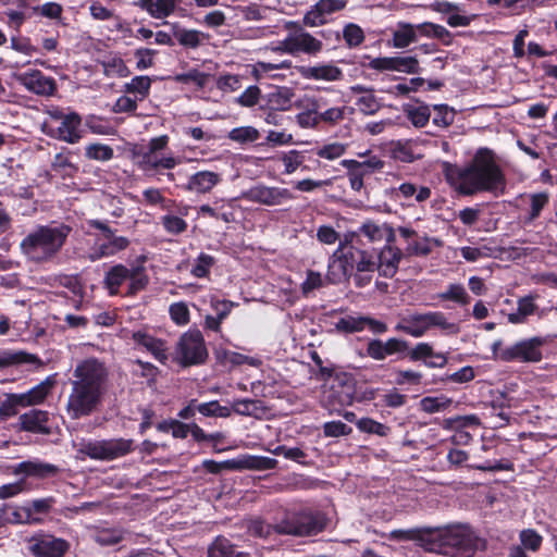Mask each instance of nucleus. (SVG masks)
Masks as SVG:
<instances>
[{
  "label": "nucleus",
  "instance_id": "obj_60",
  "mask_svg": "<svg viewBox=\"0 0 557 557\" xmlns=\"http://www.w3.org/2000/svg\"><path fill=\"white\" fill-rule=\"evenodd\" d=\"M343 38L349 48H355L363 42L364 33L359 25L349 23L343 29Z\"/></svg>",
  "mask_w": 557,
  "mask_h": 557
},
{
  "label": "nucleus",
  "instance_id": "obj_24",
  "mask_svg": "<svg viewBox=\"0 0 557 557\" xmlns=\"http://www.w3.org/2000/svg\"><path fill=\"white\" fill-rule=\"evenodd\" d=\"M407 349V343L398 338H389L386 342L372 339L368 343L367 354L374 360H384L387 356L403 352Z\"/></svg>",
  "mask_w": 557,
  "mask_h": 557
},
{
  "label": "nucleus",
  "instance_id": "obj_22",
  "mask_svg": "<svg viewBox=\"0 0 557 557\" xmlns=\"http://www.w3.org/2000/svg\"><path fill=\"white\" fill-rule=\"evenodd\" d=\"M350 92L357 96L356 107L358 111L364 115H373L381 109V102L375 96L372 87L363 85H354L349 88Z\"/></svg>",
  "mask_w": 557,
  "mask_h": 557
},
{
  "label": "nucleus",
  "instance_id": "obj_7",
  "mask_svg": "<svg viewBox=\"0 0 557 557\" xmlns=\"http://www.w3.org/2000/svg\"><path fill=\"white\" fill-rule=\"evenodd\" d=\"M356 396V384L351 376L341 373L331 377L324 385L321 396V406L330 414H341V409L350 406Z\"/></svg>",
  "mask_w": 557,
  "mask_h": 557
},
{
  "label": "nucleus",
  "instance_id": "obj_36",
  "mask_svg": "<svg viewBox=\"0 0 557 557\" xmlns=\"http://www.w3.org/2000/svg\"><path fill=\"white\" fill-rule=\"evenodd\" d=\"M431 528L398 529L393 530L388 537L397 541H414L419 546L428 550Z\"/></svg>",
  "mask_w": 557,
  "mask_h": 557
},
{
  "label": "nucleus",
  "instance_id": "obj_25",
  "mask_svg": "<svg viewBox=\"0 0 557 557\" xmlns=\"http://www.w3.org/2000/svg\"><path fill=\"white\" fill-rule=\"evenodd\" d=\"M20 429L22 431L48 435L51 433L47 425L49 413L44 410L33 409L20 416Z\"/></svg>",
  "mask_w": 557,
  "mask_h": 557
},
{
  "label": "nucleus",
  "instance_id": "obj_43",
  "mask_svg": "<svg viewBox=\"0 0 557 557\" xmlns=\"http://www.w3.org/2000/svg\"><path fill=\"white\" fill-rule=\"evenodd\" d=\"M22 363H40L37 356L25 351L0 350V369Z\"/></svg>",
  "mask_w": 557,
  "mask_h": 557
},
{
  "label": "nucleus",
  "instance_id": "obj_62",
  "mask_svg": "<svg viewBox=\"0 0 557 557\" xmlns=\"http://www.w3.org/2000/svg\"><path fill=\"white\" fill-rule=\"evenodd\" d=\"M396 72L405 74H418L421 72L419 60L416 55H396Z\"/></svg>",
  "mask_w": 557,
  "mask_h": 557
},
{
  "label": "nucleus",
  "instance_id": "obj_11",
  "mask_svg": "<svg viewBox=\"0 0 557 557\" xmlns=\"http://www.w3.org/2000/svg\"><path fill=\"white\" fill-rule=\"evenodd\" d=\"M27 548L34 557H64L71 544L50 533L38 532L27 540Z\"/></svg>",
  "mask_w": 557,
  "mask_h": 557
},
{
  "label": "nucleus",
  "instance_id": "obj_28",
  "mask_svg": "<svg viewBox=\"0 0 557 557\" xmlns=\"http://www.w3.org/2000/svg\"><path fill=\"white\" fill-rule=\"evenodd\" d=\"M132 338L137 345L146 348L160 362L164 363L168 360L166 347L163 341L144 331L133 332Z\"/></svg>",
  "mask_w": 557,
  "mask_h": 557
},
{
  "label": "nucleus",
  "instance_id": "obj_47",
  "mask_svg": "<svg viewBox=\"0 0 557 557\" xmlns=\"http://www.w3.org/2000/svg\"><path fill=\"white\" fill-rule=\"evenodd\" d=\"M3 521V524L13 523V524H36L41 520L34 515L29 513V509L25 507V505L21 507H15L13 510L5 517L0 518Z\"/></svg>",
  "mask_w": 557,
  "mask_h": 557
},
{
  "label": "nucleus",
  "instance_id": "obj_37",
  "mask_svg": "<svg viewBox=\"0 0 557 557\" xmlns=\"http://www.w3.org/2000/svg\"><path fill=\"white\" fill-rule=\"evenodd\" d=\"M536 296L528 295L521 297L517 301V310L508 314V321L512 324H522L527 322V319L534 314L537 309L535 304Z\"/></svg>",
  "mask_w": 557,
  "mask_h": 557
},
{
  "label": "nucleus",
  "instance_id": "obj_50",
  "mask_svg": "<svg viewBox=\"0 0 557 557\" xmlns=\"http://www.w3.org/2000/svg\"><path fill=\"white\" fill-rule=\"evenodd\" d=\"M174 37L182 46L195 49L201 45L205 36L196 29L176 28Z\"/></svg>",
  "mask_w": 557,
  "mask_h": 557
},
{
  "label": "nucleus",
  "instance_id": "obj_57",
  "mask_svg": "<svg viewBox=\"0 0 557 557\" xmlns=\"http://www.w3.org/2000/svg\"><path fill=\"white\" fill-rule=\"evenodd\" d=\"M433 109L435 111L433 124L440 127H448L454 123L456 112L453 108L447 104H434Z\"/></svg>",
  "mask_w": 557,
  "mask_h": 557
},
{
  "label": "nucleus",
  "instance_id": "obj_9",
  "mask_svg": "<svg viewBox=\"0 0 557 557\" xmlns=\"http://www.w3.org/2000/svg\"><path fill=\"white\" fill-rule=\"evenodd\" d=\"M546 343V338L541 336L519 341L500 350L499 359L504 362H539L543 358L542 347Z\"/></svg>",
  "mask_w": 557,
  "mask_h": 557
},
{
  "label": "nucleus",
  "instance_id": "obj_51",
  "mask_svg": "<svg viewBox=\"0 0 557 557\" xmlns=\"http://www.w3.org/2000/svg\"><path fill=\"white\" fill-rule=\"evenodd\" d=\"M481 424L480 418L475 414L457 416L444 420V429L446 430H466L468 428H476Z\"/></svg>",
  "mask_w": 557,
  "mask_h": 557
},
{
  "label": "nucleus",
  "instance_id": "obj_48",
  "mask_svg": "<svg viewBox=\"0 0 557 557\" xmlns=\"http://www.w3.org/2000/svg\"><path fill=\"white\" fill-rule=\"evenodd\" d=\"M404 112L412 125L418 128L425 126L431 116L430 107L426 104L419 107L407 106L405 107Z\"/></svg>",
  "mask_w": 557,
  "mask_h": 557
},
{
  "label": "nucleus",
  "instance_id": "obj_31",
  "mask_svg": "<svg viewBox=\"0 0 557 557\" xmlns=\"http://www.w3.org/2000/svg\"><path fill=\"white\" fill-rule=\"evenodd\" d=\"M140 170L146 173L157 172L159 169L171 170L176 166L177 160L172 157L159 158L156 152H143L137 162Z\"/></svg>",
  "mask_w": 557,
  "mask_h": 557
},
{
  "label": "nucleus",
  "instance_id": "obj_34",
  "mask_svg": "<svg viewBox=\"0 0 557 557\" xmlns=\"http://www.w3.org/2000/svg\"><path fill=\"white\" fill-rule=\"evenodd\" d=\"M417 40L419 37L440 39L445 46H449L453 41L450 32L440 24L432 22H423L412 24Z\"/></svg>",
  "mask_w": 557,
  "mask_h": 557
},
{
  "label": "nucleus",
  "instance_id": "obj_63",
  "mask_svg": "<svg viewBox=\"0 0 557 557\" xmlns=\"http://www.w3.org/2000/svg\"><path fill=\"white\" fill-rule=\"evenodd\" d=\"M451 404V399L445 396L441 397H424L420 401L421 410L428 413H434L445 410Z\"/></svg>",
  "mask_w": 557,
  "mask_h": 557
},
{
  "label": "nucleus",
  "instance_id": "obj_29",
  "mask_svg": "<svg viewBox=\"0 0 557 557\" xmlns=\"http://www.w3.org/2000/svg\"><path fill=\"white\" fill-rule=\"evenodd\" d=\"M59 472V468L54 465L42 462L39 460H28L20 462L14 467V474H25L35 478H49L53 476Z\"/></svg>",
  "mask_w": 557,
  "mask_h": 557
},
{
  "label": "nucleus",
  "instance_id": "obj_61",
  "mask_svg": "<svg viewBox=\"0 0 557 557\" xmlns=\"http://www.w3.org/2000/svg\"><path fill=\"white\" fill-rule=\"evenodd\" d=\"M86 126L92 134L112 136L116 133L115 128L99 116L90 115L86 119Z\"/></svg>",
  "mask_w": 557,
  "mask_h": 557
},
{
  "label": "nucleus",
  "instance_id": "obj_32",
  "mask_svg": "<svg viewBox=\"0 0 557 557\" xmlns=\"http://www.w3.org/2000/svg\"><path fill=\"white\" fill-rule=\"evenodd\" d=\"M220 182V174L211 171H199L189 177L186 188L193 193L206 194Z\"/></svg>",
  "mask_w": 557,
  "mask_h": 557
},
{
  "label": "nucleus",
  "instance_id": "obj_53",
  "mask_svg": "<svg viewBox=\"0 0 557 557\" xmlns=\"http://www.w3.org/2000/svg\"><path fill=\"white\" fill-rule=\"evenodd\" d=\"M260 133L252 126L235 127L228 133V138L238 144H249L258 140Z\"/></svg>",
  "mask_w": 557,
  "mask_h": 557
},
{
  "label": "nucleus",
  "instance_id": "obj_44",
  "mask_svg": "<svg viewBox=\"0 0 557 557\" xmlns=\"http://www.w3.org/2000/svg\"><path fill=\"white\" fill-rule=\"evenodd\" d=\"M103 69V73L108 77H126L129 74V70L126 66L122 58L117 55H109L100 61Z\"/></svg>",
  "mask_w": 557,
  "mask_h": 557
},
{
  "label": "nucleus",
  "instance_id": "obj_4",
  "mask_svg": "<svg viewBox=\"0 0 557 557\" xmlns=\"http://www.w3.org/2000/svg\"><path fill=\"white\" fill-rule=\"evenodd\" d=\"M72 228L58 222L38 225L21 242L22 253L34 262H48L63 248Z\"/></svg>",
  "mask_w": 557,
  "mask_h": 557
},
{
  "label": "nucleus",
  "instance_id": "obj_10",
  "mask_svg": "<svg viewBox=\"0 0 557 557\" xmlns=\"http://www.w3.org/2000/svg\"><path fill=\"white\" fill-rule=\"evenodd\" d=\"M176 357L183 366L198 364L206 360L208 351L200 331L190 330L180 337Z\"/></svg>",
  "mask_w": 557,
  "mask_h": 557
},
{
  "label": "nucleus",
  "instance_id": "obj_20",
  "mask_svg": "<svg viewBox=\"0 0 557 557\" xmlns=\"http://www.w3.org/2000/svg\"><path fill=\"white\" fill-rule=\"evenodd\" d=\"M358 236H363L369 243L394 244L396 236L395 230L387 223H377L372 220L363 222L358 228Z\"/></svg>",
  "mask_w": 557,
  "mask_h": 557
},
{
  "label": "nucleus",
  "instance_id": "obj_55",
  "mask_svg": "<svg viewBox=\"0 0 557 557\" xmlns=\"http://www.w3.org/2000/svg\"><path fill=\"white\" fill-rule=\"evenodd\" d=\"M357 428L364 433L375 434L385 437L389 434L391 428L371 418H362L356 421Z\"/></svg>",
  "mask_w": 557,
  "mask_h": 557
},
{
  "label": "nucleus",
  "instance_id": "obj_59",
  "mask_svg": "<svg viewBox=\"0 0 557 557\" xmlns=\"http://www.w3.org/2000/svg\"><path fill=\"white\" fill-rule=\"evenodd\" d=\"M294 91L290 88L283 87L271 94L270 102L278 110H288L292 106Z\"/></svg>",
  "mask_w": 557,
  "mask_h": 557
},
{
  "label": "nucleus",
  "instance_id": "obj_19",
  "mask_svg": "<svg viewBox=\"0 0 557 557\" xmlns=\"http://www.w3.org/2000/svg\"><path fill=\"white\" fill-rule=\"evenodd\" d=\"M519 544H513L508 549L507 557H529L536 553L543 543V536L533 529H524L519 533Z\"/></svg>",
  "mask_w": 557,
  "mask_h": 557
},
{
  "label": "nucleus",
  "instance_id": "obj_3",
  "mask_svg": "<svg viewBox=\"0 0 557 557\" xmlns=\"http://www.w3.org/2000/svg\"><path fill=\"white\" fill-rule=\"evenodd\" d=\"M326 524L327 519L323 512L302 509L287 513L274 524L267 523L260 518L250 519L246 528L250 535L268 540L274 534L296 537L313 536L322 532Z\"/></svg>",
  "mask_w": 557,
  "mask_h": 557
},
{
  "label": "nucleus",
  "instance_id": "obj_8",
  "mask_svg": "<svg viewBox=\"0 0 557 557\" xmlns=\"http://www.w3.org/2000/svg\"><path fill=\"white\" fill-rule=\"evenodd\" d=\"M134 450V441L126 438L83 441L78 453L95 460L110 461Z\"/></svg>",
  "mask_w": 557,
  "mask_h": 557
},
{
  "label": "nucleus",
  "instance_id": "obj_42",
  "mask_svg": "<svg viewBox=\"0 0 557 557\" xmlns=\"http://www.w3.org/2000/svg\"><path fill=\"white\" fill-rule=\"evenodd\" d=\"M207 557H249V555L237 550L228 540L218 537L208 548Z\"/></svg>",
  "mask_w": 557,
  "mask_h": 557
},
{
  "label": "nucleus",
  "instance_id": "obj_45",
  "mask_svg": "<svg viewBox=\"0 0 557 557\" xmlns=\"http://www.w3.org/2000/svg\"><path fill=\"white\" fill-rule=\"evenodd\" d=\"M429 330L432 327H438L443 332L449 335H456L459 333L460 327L457 323L449 322L445 313L441 311H429L426 312Z\"/></svg>",
  "mask_w": 557,
  "mask_h": 557
},
{
  "label": "nucleus",
  "instance_id": "obj_16",
  "mask_svg": "<svg viewBox=\"0 0 557 557\" xmlns=\"http://www.w3.org/2000/svg\"><path fill=\"white\" fill-rule=\"evenodd\" d=\"M348 0H319L304 16L307 26L314 27L325 23V16L342 11Z\"/></svg>",
  "mask_w": 557,
  "mask_h": 557
},
{
  "label": "nucleus",
  "instance_id": "obj_30",
  "mask_svg": "<svg viewBox=\"0 0 557 557\" xmlns=\"http://www.w3.org/2000/svg\"><path fill=\"white\" fill-rule=\"evenodd\" d=\"M395 329L413 337L423 336L429 331L426 312L412 313L401 318Z\"/></svg>",
  "mask_w": 557,
  "mask_h": 557
},
{
  "label": "nucleus",
  "instance_id": "obj_40",
  "mask_svg": "<svg viewBox=\"0 0 557 557\" xmlns=\"http://www.w3.org/2000/svg\"><path fill=\"white\" fill-rule=\"evenodd\" d=\"M99 246L98 250L90 255V260L96 261L102 257L113 256L121 250H124L129 245V240L124 236H116L115 233L110 239H107Z\"/></svg>",
  "mask_w": 557,
  "mask_h": 557
},
{
  "label": "nucleus",
  "instance_id": "obj_2",
  "mask_svg": "<svg viewBox=\"0 0 557 557\" xmlns=\"http://www.w3.org/2000/svg\"><path fill=\"white\" fill-rule=\"evenodd\" d=\"M446 180L459 194L472 196L482 191L495 196L503 194L506 187L505 176L496 163L494 153L487 148H480L472 160L462 168L449 166Z\"/></svg>",
  "mask_w": 557,
  "mask_h": 557
},
{
  "label": "nucleus",
  "instance_id": "obj_21",
  "mask_svg": "<svg viewBox=\"0 0 557 557\" xmlns=\"http://www.w3.org/2000/svg\"><path fill=\"white\" fill-rule=\"evenodd\" d=\"M304 102L306 104H297L305 108L302 112L297 114V123L302 128L317 127L320 124L318 111L327 107V100L323 97H306Z\"/></svg>",
  "mask_w": 557,
  "mask_h": 557
},
{
  "label": "nucleus",
  "instance_id": "obj_15",
  "mask_svg": "<svg viewBox=\"0 0 557 557\" xmlns=\"http://www.w3.org/2000/svg\"><path fill=\"white\" fill-rule=\"evenodd\" d=\"M16 79L28 91L40 96H51L55 90V81L50 76H46L39 70H30L17 74Z\"/></svg>",
  "mask_w": 557,
  "mask_h": 557
},
{
  "label": "nucleus",
  "instance_id": "obj_12",
  "mask_svg": "<svg viewBox=\"0 0 557 557\" xmlns=\"http://www.w3.org/2000/svg\"><path fill=\"white\" fill-rule=\"evenodd\" d=\"M284 28L289 30L287 37L293 48V55L298 53L314 55L322 50V41L306 32L298 22L288 21L284 24Z\"/></svg>",
  "mask_w": 557,
  "mask_h": 557
},
{
  "label": "nucleus",
  "instance_id": "obj_1",
  "mask_svg": "<svg viewBox=\"0 0 557 557\" xmlns=\"http://www.w3.org/2000/svg\"><path fill=\"white\" fill-rule=\"evenodd\" d=\"M107 371L97 359L78 362L70 380L71 391L65 411L72 420H79L96 412L107 391Z\"/></svg>",
  "mask_w": 557,
  "mask_h": 557
},
{
  "label": "nucleus",
  "instance_id": "obj_6",
  "mask_svg": "<svg viewBox=\"0 0 557 557\" xmlns=\"http://www.w3.org/2000/svg\"><path fill=\"white\" fill-rule=\"evenodd\" d=\"M145 261L146 258L140 257L136 263H132L131 268L124 264H116L110 268L103 280L109 294L116 295L122 284L126 281H128L126 296H134L144 290L149 283V276L144 267Z\"/></svg>",
  "mask_w": 557,
  "mask_h": 557
},
{
  "label": "nucleus",
  "instance_id": "obj_64",
  "mask_svg": "<svg viewBox=\"0 0 557 557\" xmlns=\"http://www.w3.org/2000/svg\"><path fill=\"white\" fill-rule=\"evenodd\" d=\"M169 313L172 321L180 326L186 325L189 323L190 314L189 309L186 302L178 301L174 302L169 308Z\"/></svg>",
  "mask_w": 557,
  "mask_h": 557
},
{
  "label": "nucleus",
  "instance_id": "obj_18",
  "mask_svg": "<svg viewBox=\"0 0 557 557\" xmlns=\"http://www.w3.org/2000/svg\"><path fill=\"white\" fill-rule=\"evenodd\" d=\"M81 124V115L75 112H71L64 116L57 129L51 131L48 134L67 144H76L83 138Z\"/></svg>",
  "mask_w": 557,
  "mask_h": 557
},
{
  "label": "nucleus",
  "instance_id": "obj_27",
  "mask_svg": "<svg viewBox=\"0 0 557 557\" xmlns=\"http://www.w3.org/2000/svg\"><path fill=\"white\" fill-rule=\"evenodd\" d=\"M55 383L57 381L54 375H50L28 392L18 394L17 399L22 403V407L40 405L52 392Z\"/></svg>",
  "mask_w": 557,
  "mask_h": 557
},
{
  "label": "nucleus",
  "instance_id": "obj_23",
  "mask_svg": "<svg viewBox=\"0 0 557 557\" xmlns=\"http://www.w3.org/2000/svg\"><path fill=\"white\" fill-rule=\"evenodd\" d=\"M403 251L393 244H386L376 255L377 271L384 277H393L403 258Z\"/></svg>",
  "mask_w": 557,
  "mask_h": 557
},
{
  "label": "nucleus",
  "instance_id": "obj_54",
  "mask_svg": "<svg viewBox=\"0 0 557 557\" xmlns=\"http://www.w3.org/2000/svg\"><path fill=\"white\" fill-rule=\"evenodd\" d=\"M197 411L205 417L228 418L231 416L230 407L221 406L218 400L197 403Z\"/></svg>",
  "mask_w": 557,
  "mask_h": 557
},
{
  "label": "nucleus",
  "instance_id": "obj_46",
  "mask_svg": "<svg viewBox=\"0 0 557 557\" xmlns=\"http://www.w3.org/2000/svg\"><path fill=\"white\" fill-rule=\"evenodd\" d=\"M432 244L438 245L440 242L434 238L421 237L417 235L406 247V253L409 256H428L432 251Z\"/></svg>",
  "mask_w": 557,
  "mask_h": 557
},
{
  "label": "nucleus",
  "instance_id": "obj_17",
  "mask_svg": "<svg viewBox=\"0 0 557 557\" xmlns=\"http://www.w3.org/2000/svg\"><path fill=\"white\" fill-rule=\"evenodd\" d=\"M347 257L345 244H339V247L334 251L329 262L326 278L331 283H339L352 273V265Z\"/></svg>",
  "mask_w": 557,
  "mask_h": 557
},
{
  "label": "nucleus",
  "instance_id": "obj_26",
  "mask_svg": "<svg viewBox=\"0 0 557 557\" xmlns=\"http://www.w3.org/2000/svg\"><path fill=\"white\" fill-rule=\"evenodd\" d=\"M347 258L352 265V271L356 270L358 273H373L377 270L376 255L366 250L355 248L351 245H347Z\"/></svg>",
  "mask_w": 557,
  "mask_h": 557
},
{
  "label": "nucleus",
  "instance_id": "obj_52",
  "mask_svg": "<svg viewBox=\"0 0 557 557\" xmlns=\"http://www.w3.org/2000/svg\"><path fill=\"white\" fill-rule=\"evenodd\" d=\"M349 108L346 106L332 108L325 107L324 109H320V111H318L319 121L320 123H325L327 125L334 126L345 119L346 111Z\"/></svg>",
  "mask_w": 557,
  "mask_h": 557
},
{
  "label": "nucleus",
  "instance_id": "obj_56",
  "mask_svg": "<svg viewBox=\"0 0 557 557\" xmlns=\"http://www.w3.org/2000/svg\"><path fill=\"white\" fill-rule=\"evenodd\" d=\"M113 154V149L104 144H90L85 148V156L90 160L109 161Z\"/></svg>",
  "mask_w": 557,
  "mask_h": 557
},
{
  "label": "nucleus",
  "instance_id": "obj_39",
  "mask_svg": "<svg viewBox=\"0 0 557 557\" xmlns=\"http://www.w3.org/2000/svg\"><path fill=\"white\" fill-rule=\"evenodd\" d=\"M302 75L306 78L334 82L341 79L343 73L342 70L335 65L323 64L305 69Z\"/></svg>",
  "mask_w": 557,
  "mask_h": 557
},
{
  "label": "nucleus",
  "instance_id": "obj_38",
  "mask_svg": "<svg viewBox=\"0 0 557 557\" xmlns=\"http://www.w3.org/2000/svg\"><path fill=\"white\" fill-rule=\"evenodd\" d=\"M392 191L396 197H403L407 201L414 199L417 202H423L431 196L429 187L417 186L412 183H403L398 188H393Z\"/></svg>",
  "mask_w": 557,
  "mask_h": 557
},
{
  "label": "nucleus",
  "instance_id": "obj_58",
  "mask_svg": "<svg viewBox=\"0 0 557 557\" xmlns=\"http://www.w3.org/2000/svg\"><path fill=\"white\" fill-rule=\"evenodd\" d=\"M151 79L148 76H135L129 83L125 84V91L128 94H138L139 100L146 98L149 94Z\"/></svg>",
  "mask_w": 557,
  "mask_h": 557
},
{
  "label": "nucleus",
  "instance_id": "obj_49",
  "mask_svg": "<svg viewBox=\"0 0 557 557\" xmlns=\"http://www.w3.org/2000/svg\"><path fill=\"white\" fill-rule=\"evenodd\" d=\"M437 297L441 300H450L460 306H467L471 300L466 288L460 284H449L446 290L440 293Z\"/></svg>",
  "mask_w": 557,
  "mask_h": 557
},
{
  "label": "nucleus",
  "instance_id": "obj_5",
  "mask_svg": "<svg viewBox=\"0 0 557 557\" xmlns=\"http://www.w3.org/2000/svg\"><path fill=\"white\" fill-rule=\"evenodd\" d=\"M481 543L469 527L449 525L430 530L428 552L449 557H473Z\"/></svg>",
  "mask_w": 557,
  "mask_h": 557
},
{
  "label": "nucleus",
  "instance_id": "obj_13",
  "mask_svg": "<svg viewBox=\"0 0 557 557\" xmlns=\"http://www.w3.org/2000/svg\"><path fill=\"white\" fill-rule=\"evenodd\" d=\"M341 164L347 169V176L351 189L359 191L363 188V178L383 168L384 162L373 156L366 161H357L351 159L342 160Z\"/></svg>",
  "mask_w": 557,
  "mask_h": 557
},
{
  "label": "nucleus",
  "instance_id": "obj_14",
  "mask_svg": "<svg viewBox=\"0 0 557 557\" xmlns=\"http://www.w3.org/2000/svg\"><path fill=\"white\" fill-rule=\"evenodd\" d=\"M243 197L248 201L265 206H277L294 198L293 194L286 188L268 187L264 185L251 187L244 193Z\"/></svg>",
  "mask_w": 557,
  "mask_h": 557
},
{
  "label": "nucleus",
  "instance_id": "obj_35",
  "mask_svg": "<svg viewBox=\"0 0 557 557\" xmlns=\"http://www.w3.org/2000/svg\"><path fill=\"white\" fill-rule=\"evenodd\" d=\"M417 42L416 33L411 23L398 22L392 32V38L388 45L396 49H406L411 44Z\"/></svg>",
  "mask_w": 557,
  "mask_h": 557
},
{
  "label": "nucleus",
  "instance_id": "obj_41",
  "mask_svg": "<svg viewBox=\"0 0 557 557\" xmlns=\"http://www.w3.org/2000/svg\"><path fill=\"white\" fill-rule=\"evenodd\" d=\"M277 466V460L265 456L245 455L238 458V470H270Z\"/></svg>",
  "mask_w": 557,
  "mask_h": 557
},
{
  "label": "nucleus",
  "instance_id": "obj_33",
  "mask_svg": "<svg viewBox=\"0 0 557 557\" xmlns=\"http://www.w3.org/2000/svg\"><path fill=\"white\" fill-rule=\"evenodd\" d=\"M230 409L231 413L235 412L238 416L252 417L256 419H262L268 411L263 401L249 398L235 399Z\"/></svg>",
  "mask_w": 557,
  "mask_h": 557
}]
</instances>
